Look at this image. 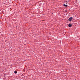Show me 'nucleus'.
<instances>
[{
	"label": "nucleus",
	"mask_w": 80,
	"mask_h": 80,
	"mask_svg": "<svg viewBox=\"0 0 80 80\" xmlns=\"http://www.w3.org/2000/svg\"><path fill=\"white\" fill-rule=\"evenodd\" d=\"M73 20V18L72 17H70L69 19L68 20L69 21H72V20Z\"/></svg>",
	"instance_id": "f257e3e1"
},
{
	"label": "nucleus",
	"mask_w": 80,
	"mask_h": 80,
	"mask_svg": "<svg viewBox=\"0 0 80 80\" xmlns=\"http://www.w3.org/2000/svg\"><path fill=\"white\" fill-rule=\"evenodd\" d=\"M69 27H71V26H72V24H69L68 25Z\"/></svg>",
	"instance_id": "f03ea898"
},
{
	"label": "nucleus",
	"mask_w": 80,
	"mask_h": 80,
	"mask_svg": "<svg viewBox=\"0 0 80 80\" xmlns=\"http://www.w3.org/2000/svg\"><path fill=\"white\" fill-rule=\"evenodd\" d=\"M63 6H64V7H67L68 6L67 5L63 4Z\"/></svg>",
	"instance_id": "7ed1b4c3"
},
{
	"label": "nucleus",
	"mask_w": 80,
	"mask_h": 80,
	"mask_svg": "<svg viewBox=\"0 0 80 80\" xmlns=\"http://www.w3.org/2000/svg\"><path fill=\"white\" fill-rule=\"evenodd\" d=\"M17 72L16 71H14V73H17Z\"/></svg>",
	"instance_id": "20e7f679"
}]
</instances>
